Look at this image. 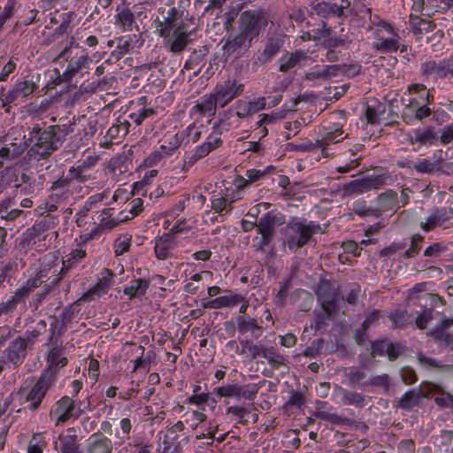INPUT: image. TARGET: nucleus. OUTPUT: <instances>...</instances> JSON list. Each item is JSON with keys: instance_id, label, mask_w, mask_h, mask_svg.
Returning a JSON list of instances; mask_svg holds the SVG:
<instances>
[{"instance_id": "51", "label": "nucleus", "mask_w": 453, "mask_h": 453, "mask_svg": "<svg viewBox=\"0 0 453 453\" xmlns=\"http://www.w3.org/2000/svg\"><path fill=\"white\" fill-rule=\"evenodd\" d=\"M232 203L233 200L228 201L225 197L215 198L211 201V209L219 213H221L224 211L228 212L233 209Z\"/></svg>"}, {"instance_id": "39", "label": "nucleus", "mask_w": 453, "mask_h": 453, "mask_svg": "<svg viewBox=\"0 0 453 453\" xmlns=\"http://www.w3.org/2000/svg\"><path fill=\"white\" fill-rule=\"evenodd\" d=\"M50 269H42L40 270V272L37 273V275L35 278L29 279L26 285L23 286L21 288L18 289V292L24 291V294H26V299L28 298L31 292L38 288L43 281V278L48 276Z\"/></svg>"}, {"instance_id": "52", "label": "nucleus", "mask_w": 453, "mask_h": 453, "mask_svg": "<svg viewBox=\"0 0 453 453\" xmlns=\"http://www.w3.org/2000/svg\"><path fill=\"white\" fill-rule=\"evenodd\" d=\"M353 211L356 214L361 217L366 216H380V211L375 208H367L364 202H358L354 205Z\"/></svg>"}, {"instance_id": "64", "label": "nucleus", "mask_w": 453, "mask_h": 453, "mask_svg": "<svg viewBox=\"0 0 453 453\" xmlns=\"http://www.w3.org/2000/svg\"><path fill=\"white\" fill-rule=\"evenodd\" d=\"M213 150L212 142H206L203 144H202L200 147H198L193 155L192 158L194 160H198L200 158L204 157L207 156L211 150Z\"/></svg>"}, {"instance_id": "48", "label": "nucleus", "mask_w": 453, "mask_h": 453, "mask_svg": "<svg viewBox=\"0 0 453 453\" xmlns=\"http://www.w3.org/2000/svg\"><path fill=\"white\" fill-rule=\"evenodd\" d=\"M46 448V442L43 440L42 434H35L33 435L27 447V453H42Z\"/></svg>"}, {"instance_id": "14", "label": "nucleus", "mask_w": 453, "mask_h": 453, "mask_svg": "<svg viewBox=\"0 0 453 453\" xmlns=\"http://www.w3.org/2000/svg\"><path fill=\"white\" fill-rule=\"evenodd\" d=\"M38 88L37 84L29 80L19 81L15 83L13 88L5 95L7 103H12L17 100H26Z\"/></svg>"}, {"instance_id": "29", "label": "nucleus", "mask_w": 453, "mask_h": 453, "mask_svg": "<svg viewBox=\"0 0 453 453\" xmlns=\"http://www.w3.org/2000/svg\"><path fill=\"white\" fill-rule=\"evenodd\" d=\"M251 42L252 40L250 37L240 31L234 37L227 39L224 50L228 55H232L242 47H250Z\"/></svg>"}, {"instance_id": "35", "label": "nucleus", "mask_w": 453, "mask_h": 453, "mask_svg": "<svg viewBox=\"0 0 453 453\" xmlns=\"http://www.w3.org/2000/svg\"><path fill=\"white\" fill-rule=\"evenodd\" d=\"M68 434L60 437L62 453H80L77 443V435L73 429H69Z\"/></svg>"}, {"instance_id": "40", "label": "nucleus", "mask_w": 453, "mask_h": 453, "mask_svg": "<svg viewBox=\"0 0 453 453\" xmlns=\"http://www.w3.org/2000/svg\"><path fill=\"white\" fill-rule=\"evenodd\" d=\"M0 180L6 189L11 184L15 183V188L21 187L19 181V171L14 167H5L0 172Z\"/></svg>"}, {"instance_id": "8", "label": "nucleus", "mask_w": 453, "mask_h": 453, "mask_svg": "<svg viewBox=\"0 0 453 453\" xmlns=\"http://www.w3.org/2000/svg\"><path fill=\"white\" fill-rule=\"evenodd\" d=\"M258 388L255 384L241 386L239 384H228L217 388L216 395L221 397H233L237 400L242 398L253 400L257 393Z\"/></svg>"}, {"instance_id": "24", "label": "nucleus", "mask_w": 453, "mask_h": 453, "mask_svg": "<svg viewBox=\"0 0 453 453\" xmlns=\"http://www.w3.org/2000/svg\"><path fill=\"white\" fill-rule=\"evenodd\" d=\"M219 100L214 94H210L203 96L191 110L192 114L199 116H213L216 112L217 104Z\"/></svg>"}, {"instance_id": "21", "label": "nucleus", "mask_w": 453, "mask_h": 453, "mask_svg": "<svg viewBox=\"0 0 453 453\" xmlns=\"http://www.w3.org/2000/svg\"><path fill=\"white\" fill-rule=\"evenodd\" d=\"M118 13L115 16V24L119 27L123 31H133L136 29L139 31V27L135 22V17H139L142 12H133L129 8L126 7L123 9H117Z\"/></svg>"}, {"instance_id": "63", "label": "nucleus", "mask_w": 453, "mask_h": 453, "mask_svg": "<svg viewBox=\"0 0 453 453\" xmlns=\"http://www.w3.org/2000/svg\"><path fill=\"white\" fill-rule=\"evenodd\" d=\"M17 58L12 57L10 60L4 65L0 73V81H6L7 77L13 73L16 69Z\"/></svg>"}, {"instance_id": "16", "label": "nucleus", "mask_w": 453, "mask_h": 453, "mask_svg": "<svg viewBox=\"0 0 453 453\" xmlns=\"http://www.w3.org/2000/svg\"><path fill=\"white\" fill-rule=\"evenodd\" d=\"M50 190L52 193L50 198L55 203L66 200L73 194L71 189V178L64 175L60 176L52 182Z\"/></svg>"}, {"instance_id": "7", "label": "nucleus", "mask_w": 453, "mask_h": 453, "mask_svg": "<svg viewBox=\"0 0 453 453\" xmlns=\"http://www.w3.org/2000/svg\"><path fill=\"white\" fill-rule=\"evenodd\" d=\"M191 31H188L186 24L180 21V27L169 31L168 35H160L165 39V45L173 53H180L190 42Z\"/></svg>"}, {"instance_id": "41", "label": "nucleus", "mask_w": 453, "mask_h": 453, "mask_svg": "<svg viewBox=\"0 0 453 453\" xmlns=\"http://www.w3.org/2000/svg\"><path fill=\"white\" fill-rule=\"evenodd\" d=\"M111 209H105L103 211V214L105 215V217H103L100 219V224H99L98 227L92 232V234H91L92 235L96 234L100 230L110 231V230L113 229L115 226H117L120 222L125 220V219H119V218L108 219L107 217L111 216ZM127 219V218H126V219Z\"/></svg>"}, {"instance_id": "22", "label": "nucleus", "mask_w": 453, "mask_h": 453, "mask_svg": "<svg viewBox=\"0 0 453 453\" xmlns=\"http://www.w3.org/2000/svg\"><path fill=\"white\" fill-rule=\"evenodd\" d=\"M112 279V273L109 271H105L104 275H103L98 282L89 288L86 293L83 294L80 300L84 302H89L96 297H100L103 294H105L111 285Z\"/></svg>"}, {"instance_id": "38", "label": "nucleus", "mask_w": 453, "mask_h": 453, "mask_svg": "<svg viewBox=\"0 0 453 453\" xmlns=\"http://www.w3.org/2000/svg\"><path fill=\"white\" fill-rule=\"evenodd\" d=\"M378 203L380 205V213L383 211L392 210L397 203V193L392 189H388L385 193L379 195Z\"/></svg>"}, {"instance_id": "13", "label": "nucleus", "mask_w": 453, "mask_h": 453, "mask_svg": "<svg viewBox=\"0 0 453 453\" xmlns=\"http://www.w3.org/2000/svg\"><path fill=\"white\" fill-rule=\"evenodd\" d=\"M73 400L69 396H63L52 407L50 417L56 421V425L65 423L73 416Z\"/></svg>"}, {"instance_id": "28", "label": "nucleus", "mask_w": 453, "mask_h": 453, "mask_svg": "<svg viewBox=\"0 0 453 453\" xmlns=\"http://www.w3.org/2000/svg\"><path fill=\"white\" fill-rule=\"evenodd\" d=\"M306 55L303 51L296 50L291 53H286L279 59V70L281 73H287L294 68L297 64L304 59Z\"/></svg>"}, {"instance_id": "57", "label": "nucleus", "mask_w": 453, "mask_h": 453, "mask_svg": "<svg viewBox=\"0 0 453 453\" xmlns=\"http://www.w3.org/2000/svg\"><path fill=\"white\" fill-rule=\"evenodd\" d=\"M432 319H434V311L431 309H427L417 317L415 323L418 328L425 329Z\"/></svg>"}, {"instance_id": "34", "label": "nucleus", "mask_w": 453, "mask_h": 453, "mask_svg": "<svg viewBox=\"0 0 453 453\" xmlns=\"http://www.w3.org/2000/svg\"><path fill=\"white\" fill-rule=\"evenodd\" d=\"M347 136L348 135L344 134V132L342 128H336L334 131L326 133V135L321 140H318L316 142V145L318 147H321L323 154L326 156L325 152L326 146L332 143L339 142L344 140Z\"/></svg>"}, {"instance_id": "6", "label": "nucleus", "mask_w": 453, "mask_h": 453, "mask_svg": "<svg viewBox=\"0 0 453 453\" xmlns=\"http://www.w3.org/2000/svg\"><path fill=\"white\" fill-rule=\"evenodd\" d=\"M389 176L386 174L366 176L362 179L354 180L343 187L345 196H351L354 193H365L377 189L387 183Z\"/></svg>"}, {"instance_id": "11", "label": "nucleus", "mask_w": 453, "mask_h": 453, "mask_svg": "<svg viewBox=\"0 0 453 453\" xmlns=\"http://www.w3.org/2000/svg\"><path fill=\"white\" fill-rule=\"evenodd\" d=\"M29 143L19 138H14L12 142L3 143L0 142V159L4 161H12L20 157L26 150H28Z\"/></svg>"}, {"instance_id": "59", "label": "nucleus", "mask_w": 453, "mask_h": 453, "mask_svg": "<svg viewBox=\"0 0 453 453\" xmlns=\"http://www.w3.org/2000/svg\"><path fill=\"white\" fill-rule=\"evenodd\" d=\"M435 140V134L432 129L425 131H417L415 133V141L420 143H432Z\"/></svg>"}, {"instance_id": "5", "label": "nucleus", "mask_w": 453, "mask_h": 453, "mask_svg": "<svg viewBox=\"0 0 453 453\" xmlns=\"http://www.w3.org/2000/svg\"><path fill=\"white\" fill-rule=\"evenodd\" d=\"M266 25L267 19L260 12L246 11L240 15L239 29L251 40L258 36Z\"/></svg>"}, {"instance_id": "17", "label": "nucleus", "mask_w": 453, "mask_h": 453, "mask_svg": "<svg viewBox=\"0 0 453 453\" xmlns=\"http://www.w3.org/2000/svg\"><path fill=\"white\" fill-rule=\"evenodd\" d=\"M27 341L19 337L4 351L8 362L19 365L27 355Z\"/></svg>"}, {"instance_id": "55", "label": "nucleus", "mask_w": 453, "mask_h": 453, "mask_svg": "<svg viewBox=\"0 0 453 453\" xmlns=\"http://www.w3.org/2000/svg\"><path fill=\"white\" fill-rule=\"evenodd\" d=\"M434 341L440 345L447 347L453 343V337L445 334L442 330H435L430 333Z\"/></svg>"}, {"instance_id": "25", "label": "nucleus", "mask_w": 453, "mask_h": 453, "mask_svg": "<svg viewBox=\"0 0 453 453\" xmlns=\"http://www.w3.org/2000/svg\"><path fill=\"white\" fill-rule=\"evenodd\" d=\"M47 363L48 365L44 371L51 372L54 374V379L57 380L58 375V366L64 367L67 364V358L63 357L62 349L54 347L48 354Z\"/></svg>"}, {"instance_id": "61", "label": "nucleus", "mask_w": 453, "mask_h": 453, "mask_svg": "<svg viewBox=\"0 0 453 453\" xmlns=\"http://www.w3.org/2000/svg\"><path fill=\"white\" fill-rule=\"evenodd\" d=\"M107 196V192L98 193L89 196L85 203L83 209L86 211H91L96 203L102 202Z\"/></svg>"}, {"instance_id": "27", "label": "nucleus", "mask_w": 453, "mask_h": 453, "mask_svg": "<svg viewBox=\"0 0 453 453\" xmlns=\"http://www.w3.org/2000/svg\"><path fill=\"white\" fill-rule=\"evenodd\" d=\"M421 397H428L420 388L405 392L399 399L397 406L403 410H411L419 404Z\"/></svg>"}, {"instance_id": "42", "label": "nucleus", "mask_w": 453, "mask_h": 453, "mask_svg": "<svg viewBox=\"0 0 453 453\" xmlns=\"http://www.w3.org/2000/svg\"><path fill=\"white\" fill-rule=\"evenodd\" d=\"M408 167L415 169L420 173H432L436 170H439V163L434 161H429L427 159H418L416 162H411Z\"/></svg>"}, {"instance_id": "62", "label": "nucleus", "mask_w": 453, "mask_h": 453, "mask_svg": "<svg viewBox=\"0 0 453 453\" xmlns=\"http://www.w3.org/2000/svg\"><path fill=\"white\" fill-rule=\"evenodd\" d=\"M85 169H86L85 163H83L81 165L78 166L77 168L71 167L69 170L70 176H68V177L71 178V180L73 179H75V180H79L80 182H83V181L87 180V179H88L87 175L84 173Z\"/></svg>"}, {"instance_id": "10", "label": "nucleus", "mask_w": 453, "mask_h": 453, "mask_svg": "<svg viewBox=\"0 0 453 453\" xmlns=\"http://www.w3.org/2000/svg\"><path fill=\"white\" fill-rule=\"evenodd\" d=\"M316 294L321 302L322 310L335 311L338 289L326 280H322L317 287Z\"/></svg>"}, {"instance_id": "30", "label": "nucleus", "mask_w": 453, "mask_h": 453, "mask_svg": "<svg viewBox=\"0 0 453 453\" xmlns=\"http://www.w3.org/2000/svg\"><path fill=\"white\" fill-rule=\"evenodd\" d=\"M449 217L447 216L446 209L441 208L435 211L434 213L431 214L426 222L420 223V227L428 232L436 226L442 225L444 222L448 220Z\"/></svg>"}, {"instance_id": "47", "label": "nucleus", "mask_w": 453, "mask_h": 453, "mask_svg": "<svg viewBox=\"0 0 453 453\" xmlns=\"http://www.w3.org/2000/svg\"><path fill=\"white\" fill-rule=\"evenodd\" d=\"M363 386H372L381 388L385 392L389 389V376L387 373L370 378L368 381H364Z\"/></svg>"}, {"instance_id": "43", "label": "nucleus", "mask_w": 453, "mask_h": 453, "mask_svg": "<svg viewBox=\"0 0 453 453\" xmlns=\"http://www.w3.org/2000/svg\"><path fill=\"white\" fill-rule=\"evenodd\" d=\"M336 389L343 394V402L346 404L356 405L357 407H363L365 397L359 393L354 391H348L339 386L336 387Z\"/></svg>"}, {"instance_id": "3", "label": "nucleus", "mask_w": 453, "mask_h": 453, "mask_svg": "<svg viewBox=\"0 0 453 453\" xmlns=\"http://www.w3.org/2000/svg\"><path fill=\"white\" fill-rule=\"evenodd\" d=\"M319 230L320 226L312 221L305 224L293 219L286 226V240L288 248L292 250L303 247Z\"/></svg>"}, {"instance_id": "9", "label": "nucleus", "mask_w": 453, "mask_h": 453, "mask_svg": "<svg viewBox=\"0 0 453 453\" xmlns=\"http://www.w3.org/2000/svg\"><path fill=\"white\" fill-rule=\"evenodd\" d=\"M349 5L350 2L349 0H335L334 2H313L311 8L319 16L327 18L330 16H342L344 10L348 9Z\"/></svg>"}, {"instance_id": "26", "label": "nucleus", "mask_w": 453, "mask_h": 453, "mask_svg": "<svg viewBox=\"0 0 453 453\" xmlns=\"http://www.w3.org/2000/svg\"><path fill=\"white\" fill-rule=\"evenodd\" d=\"M174 246L173 235L165 234L156 240L155 254L158 259L165 260L171 256V250Z\"/></svg>"}, {"instance_id": "36", "label": "nucleus", "mask_w": 453, "mask_h": 453, "mask_svg": "<svg viewBox=\"0 0 453 453\" xmlns=\"http://www.w3.org/2000/svg\"><path fill=\"white\" fill-rule=\"evenodd\" d=\"M423 75L428 77L434 75L435 79L445 78L443 60L436 63L435 61H428L421 66Z\"/></svg>"}, {"instance_id": "12", "label": "nucleus", "mask_w": 453, "mask_h": 453, "mask_svg": "<svg viewBox=\"0 0 453 453\" xmlns=\"http://www.w3.org/2000/svg\"><path fill=\"white\" fill-rule=\"evenodd\" d=\"M244 88V85L237 83L235 81L227 80L224 84L217 86L215 95L221 107L226 106L234 97L240 96Z\"/></svg>"}, {"instance_id": "33", "label": "nucleus", "mask_w": 453, "mask_h": 453, "mask_svg": "<svg viewBox=\"0 0 453 453\" xmlns=\"http://www.w3.org/2000/svg\"><path fill=\"white\" fill-rule=\"evenodd\" d=\"M25 301L26 294H24V291H16L13 296L0 303V317L13 312L16 310L18 304L24 303Z\"/></svg>"}, {"instance_id": "32", "label": "nucleus", "mask_w": 453, "mask_h": 453, "mask_svg": "<svg viewBox=\"0 0 453 453\" xmlns=\"http://www.w3.org/2000/svg\"><path fill=\"white\" fill-rule=\"evenodd\" d=\"M160 142V150L165 155H170L180 147L181 139L178 134L167 132Z\"/></svg>"}, {"instance_id": "20", "label": "nucleus", "mask_w": 453, "mask_h": 453, "mask_svg": "<svg viewBox=\"0 0 453 453\" xmlns=\"http://www.w3.org/2000/svg\"><path fill=\"white\" fill-rule=\"evenodd\" d=\"M92 63V58L88 55H81L73 58L68 63L66 70L59 77L62 81L68 82L81 70L88 68Z\"/></svg>"}, {"instance_id": "50", "label": "nucleus", "mask_w": 453, "mask_h": 453, "mask_svg": "<svg viewBox=\"0 0 453 453\" xmlns=\"http://www.w3.org/2000/svg\"><path fill=\"white\" fill-rule=\"evenodd\" d=\"M47 332V324L44 320L39 321L35 327L32 330H28L27 332V337L25 340L27 341V345L30 342H34V341L41 334H45Z\"/></svg>"}, {"instance_id": "19", "label": "nucleus", "mask_w": 453, "mask_h": 453, "mask_svg": "<svg viewBox=\"0 0 453 453\" xmlns=\"http://www.w3.org/2000/svg\"><path fill=\"white\" fill-rule=\"evenodd\" d=\"M284 223V216L280 212L272 211L267 212L259 219V222L257 223V230L258 234L273 235L275 226L282 225Z\"/></svg>"}, {"instance_id": "56", "label": "nucleus", "mask_w": 453, "mask_h": 453, "mask_svg": "<svg viewBox=\"0 0 453 453\" xmlns=\"http://www.w3.org/2000/svg\"><path fill=\"white\" fill-rule=\"evenodd\" d=\"M388 318L392 322L394 327H403L407 320V311L398 310L395 311L394 313L390 314Z\"/></svg>"}, {"instance_id": "1", "label": "nucleus", "mask_w": 453, "mask_h": 453, "mask_svg": "<svg viewBox=\"0 0 453 453\" xmlns=\"http://www.w3.org/2000/svg\"><path fill=\"white\" fill-rule=\"evenodd\" d=\"M66 135L67 131L59 125L48 126L44 129L39 124L35 125L29 130L27 157L36 162L47 160L62 147Z\"/></svg>"}, {"instance_id": "49", "label": "nucleus", "mask_w": 453, "mask_h": 453, "mask_svg": "<svg viewBox=\"0 0 453 453\" xmlns=\"http://www.w3.org/2000/svg\"><path fill=\"white\" fill-rule=\"evenodd\" d=\"M264 358H265L269 365L274 369H277L285 364L284 357L281 355L276 353L273 348L266 349V351L264 353Z\"/></svg>"}, {"instance_id": "37", "label": "nucleus", "mask_w": 453, "mask_h": 453, "mask_svg": "<svg viewBox=\"0 0 453 453\" xmlns=\"http://www.w3.org/2000/svg\"><path fill=\"white\" fill-rule=\"evenodd\" d=\"M148 288V280L141 278L135 279L131 281L130 286L125 288L124 293L129 296L130 298H134L144 295Z\"/></svg>"}, {"instance_id": "2", "label": "nucleus", "mask_w": 453, "mask_h": 453, "mask_svg": "<svg viewBox=\"0 0 453 453\" xmlns=\"http://www.w3.org/2000/svg\"><path fill=\"white\" fill-rule=\"evenodd\" d=\"M371 29H373L375 41L372 48L381 53L395 52L399 48L400 36L394 32L390 24L381 19L378 22L372 20Z\"/></svg>"}, {"instance_id": "60", "label": "nucleus", "mask_w": 453, "mask_h": 453, "mask_svg": "<svg viewBox=\"0 0 453 453\" xmlns=\"http://www.w3.org/2000/svg\"><path fill=\"white\" fill-rule=\"evenodd\" d=\"M219 300L220 302L219 303L220 308L234 306L238 303L243 302V298L238 295L219 296Z\"/></svg>"}, {"instance_id": "18", "label": "nucleus", "mask_w": 453, "mask_h": 453, "mask_svg": "<svg viewBox=\"0 0 453 453\" xmlns=\"http://www.w3.org/2000/svg\"><path fill=\"white\" fill-rule=\"evenodd\" d=\"M181 15L175 7H172L167 11L166 16L164 17L163 20H156L157 30L159 35H168L169 31L175 29V27H180Z\"/></svg>"}, {"instance_id": "45", "label": "nucleus", "mask_w": 453, "mask_h": 453, "mask_svg": "<svg viewBox=\"0 0 453 453\" xmlns=\"http://www.w3.org/2000/svg\"><path fill=\"white\" fill-rule=\"evenodd\" d=\"M323 27H324V29L321 33V36L324 38L328 36V38L326 40V43L328 47L335 48V47L344 45L347 42H350V39L348 36H344V37L329 36L331 29L329 27H326L325 23H324Z\"/></svg>"}, {"instance_id": "4", "label": "nucleus", "mask_w": 453, "mask_h": 453, "mask_svg": "<svg viewBox=\"0 0 453 453\" xmlns=\"http://www.w3.org/2000/svg\"><path fill=\"white\" fill-rule=\"evenodd\" d=\"M56 380L51 372L43 371L42 372L38 380L27 395V401L29 403L28 409L30 411H35L40 407L42 399L45 397L48 390L55 384Z\"/></svg>"}, {"instance_id": "46", "label": "nucleus", "mask_w": 453, "mask_h": 453, "mask_svg": "<svg viewBox=\"0 0 453 453\" xmlns=\"http://www.w3.org/2000/svg\"><path fill=\"white\" fill-rule=\"evenodd\" d=\"M334 311H328L323 310L322 311L316 314V318L311 324V328L316 331L323 330L326 327V320L329 319Z\"/></svg>"}, {"instance_id": "15", "label": "nucleus", "mask_w": 453, "mask_h": 453, "mask_svg": "<svg viewBox=\"0 0 453 453\" xmlns=\"http://www.w3.org/2000/svg\"><path fill=\"white\" fill-rule=\"evenodd\" d=\"M113 443L103 434H94L88 440L83 453H111Z\"/></svg>"}, {"instance_id": "44", "label": "nucleus", "mask_w": 453, "mask_h": 453, "mask_svg": "<svg viewBox=\"0 0 453 453\" xmlns=\"http://www.w3.org/2000/svg\"><path fill=\"white\" fill-rule=\"evenodd\" d=\"M281 47V40L278 38H270L265 43L261 53L271 62V60L278 54Z\"/></svg>"}, {"instance_id": "54", "label": "nucleus", "mask_w": 453, "mask_h": 453, "mask_svg": "<svg viewBox=\"0 0 453 453\" xmlns=\"http://www.w3.org/2000/svg\"><path fill=\"white\" fill-rule=\"evenodd\" d=\"M131 239L127 235L119 236L115 241L114 248L115 253L119 255H122L127 252L130 247Z\"/></svg>"}, {"instance_id": "53", "label": "nucleus", "mask_w": 453, "mask_h": 453, "mask_svg": "<svg viewBox=\"0 0 453 453\" xmlns=\"http://www.w3.org/2000/svg\"><path fill=\"white\" fill-rule=\"evenodd\" d=\"M38 239V235L35 233H29L23 237V239L19 243V249L20 251L27 253L29 249H31L34 245L36 244Z\"/></svg>"}, {"instance_id": "23", "label": "nucleus", "mask_w": 453, "mask_h": 453, "mask_svg": "<svg viewBox=\"0 0 453 453\" xmlns=\"http://www.w3.org/2000/svg\"><path fill=\"white\" fill-rule=\"evenodd\" d=\"M266 103L265 98L261 97L257 101L253 102H246L242 100H239L236 102V115L240 119H245L248 117H251L257 111L264 110L265 108Z\"/></svg>"}, {"instance_id": "31", "label": "nucleus", "mask_w": 453, "mask_h": 453, "mask_svg": "<svg viewBox=\"0 0 453 453\" xmlns=\"http://www.w3.org/2000/svg\"><path fill=\"white\" fill-rule=\"evenodd\" d=\"M236 321L240 334L250 332L256 338L260 335L261 327L257 325L256 319L246 316H239Z\"/></svg>"}, {"instance_id": "58", "label": "nucleus", "mask_w": 453, "mask_h": 453, "mask_svg": "<svg viewBox=\"0 0 453 453\" xmlns=\"http://www.w3.org/2000/svg\"><path fill=\"white\" fill-rule=\"evenodd\" d=\"M400 375H401L403 382L406 385H412L418 380L416 372L411 367L402 368V370L400 372Z\"/></svg>"}]
</instances>
